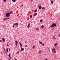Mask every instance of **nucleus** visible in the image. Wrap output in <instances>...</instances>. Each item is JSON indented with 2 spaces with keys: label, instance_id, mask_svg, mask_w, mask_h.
<instances>
[{
  "label": "nucleus",
  "instance_id": "1",
  "mask_svg": "<svg viewBox=\"0 0 60 60\" xmlns=\"http://www.w3.org/2000/svg\"><path fill=\"white\" fill-rule=\"evenodd\" d=\"M6 17L8 18V17H9L10 15V14L9 13H6Z\"/></svg>",
  "mask_w": 60,
  "mask_h": 60
},
{
  "label": "nucleus",
  "instance_id": "2",
  "mask_svg": "<svg viewBox=\"0 0 60 60\" xmlns=\"http://www.w3.org/2000/svg\"><path fill=\"white\" fill-rule=\"evenodd\" d=\"M52 51L54 53H56V51L55 50V49L54 48H53Z\"/></svg>",
  "mask_w": 60,
  "mask_h": 60
},
{
  "label": "nucleus",
  "instance_id": "3",
  "mask_svg": "<svg viewBox=\"0 0 60 60\" xmlns=\"http://www.w3.org/2000/svg\"><path fill=\"white\" fill-rule=\"evenodd\" d=\"M56 24L55 23L52 24V25L51 26V27H53V26H56Z\"/></svg>",
  "mask_w": 60,
  "mask_h": 60
},
{
  "label": "nucleus",
  "instance_id": "4",
  "mask_svg": "<svg viewBox=\"0 0 60 60\" xmlns=\"http://www.w3.org/2000/svg\"><path fill=\"white\" fill-rule=\"evenodd\" d=\"M18 23H16L14 24V25H15V26H16L17 27H18Z\"/></svg>",
  "mask_w": 60,
  "mask_h": 60
},
{
  "label": "nucleus",
  "instance_id": "5",
  "mask_svg": "<svg viewBox=\"0 0 60 60\" xmlns=\"http://www.w3.org/2000/svg\"><path fill=\"white\" fill-rule=\"evenodd\" d=\"M39 43H40V44H41L42 45V46H44V44H42V42L39 41Z\"/></svg>",
  "mask_w": 60,
  "mask_h": 60
},
{
  "label": "nucleus",
  "instance_id": "6",
  "mask_svg": "<svg viewBox=\"0 0 60 60\" xmlns=\"http://www.w3.org/2000/svg\"><path fill=\"white\" fill-rule=\"evenodd\" d=\"M52 39L53 40H55L56 39V37H55V36H53L52 38Z\"/></svg>",
  "mask_w": 60,
  "mask_h": 60
},
{
  "label": "nucleus",
  "instance_id": "7",
  "mask_svg": "<svg viewBox=\"0 0 60 60\" xmlns=\"http://www.w3.org/2000/svg\"><path fill=\"white\" fill-rule=\"evenodd\" d=\"M2 40L3 41H5V40L4 39V38H2Z\"/></svg>",
  "mask_w": 60,
  "mask_h": 60
},
{
  "label": "nucleus",
  "instance_id": "8",
  "mask_svg": "<svg viewBox=\"0 0 60 60\" xmlns=\"http://www.w3.org/2000/svg\"><path fill=\"white\" fill-rule=\"evenodd\" d=\"M19 43L20 44L21 46V47H22V44L20 43V42H19Z\"/></svg>",
  "mask_w": 60,
  "mask_h": 60
},
{
  "label": "nucleus",
  "instance_id": "9",
  "mask_svg": "<svg viewBox=\"0 0 60 60\" xmlns=\"http://www.w3.org/2000/svg\"><path fill=\"white\" fill-rule=\"evenodd\" d=\"M27 28H29V27H30V24H28L27 26Z\"/></svg>",
  "mask_w": 60,
  "mask_h": 60
},
{
  "label": "nucleus",
  "instance_id": "10",
  "mask_svg": "<svg viewBox=\"0 0 60 60\" xmlns=\"http://www.w3.org/2000/svg\"><path fill=\"white\" fill-rule=\"evenodd\" d=\"M38 8L39 9H41V6H39Z\"/></svg>",
  "mask_w": 60,
  "mask_h": 60
},
{
  "label": "nucleus",
  "instance_id": "11",
  "mask_svg": "<svg viewBox=\"0 0 60 60\" xmlns=\"http://www.w3.org/2000/svg\"><path fill=\"white\" fill-rule=\"evenodd\" d=\"M21 49H22V51H24V48H22V47H21Z\"/></svg>",
  "mask_w": 60,
  "mask_h": 60
},
{
  "label": "nucleus",
  "instance_id": "12",
  "mask_svg": "<svg viewBox=\"0 0 60 60\" xmlns=\"http://www.w3.org/2000/svg\"><path fill=\"white\" fill-rule=\"evenodd\" d=\"M12 0L13 2H16V0Z\"/></svg>",
  "mask_w": 60,
  "mask_h": 60
},
{
  "label": "nucleus",
  "instance_id": "13",
  "mask_svg": "<svg viewBox=\"0 0 60 60\" xmlns=\"http://www.w3.org/2000/svg\"><path fill=\"white\" fill-rule=\"evenodd\" d=\"M57 45V43H55L54 45V46H56V45Z\"/></svg>",
  "mask_w": 60,
  "mask_h": 60
},
{
  "label": "nucleus",
  "instance_id": "14",
  "mask_svg": "<svg viewBox=\"0 0 60 60\" xmlns=\"http://www.w3.org/2000/svg\"><path fill=\"white\" fill-rule=\"evenodd\" d=\"M41 28H43V27H44V26L43 25H42L41 26Z\"/></svg>",
  "mask_w": 60,
  "mask_h": 60
},
{
  "label": "nucleus",
  "instance_id": "15",
  "mask_svg": "<svg viewBox=\"0 0 60 60\" xmlns=\"http://www.w3.org/2000/svg\"><path fill=\"white\" fill-rule=\"evenodd\" d=\"M15 44H18V41H15Z\"/></svg>",
  "mask_w": 60,
  "mask_h": 60
},
{
  "label": "nucleus",
  "instance_id": "16",
  "mask_svg": "<svg viewBox=\"0 0 60 60\" xmlns=\"http://www.w3.org/2000/svg\"><path fill=\"white\" fill-rule=\"evenodd\" d=\"M6 51L7 52H8V48H7Z\"/></svg>",
  "mask_w": 60,
  "mask_h": 60
},
{
  "label": "nucleus",
  "instance_id": "17",
  "mask_svg": "<svg viewBox=\"0 0 60 60\" xmlns=\"http://www.w3.org/2000/svg\"><path fill=\"white\" fill-rule=\"evenodd\" d=\"M12 12H12V11H11L9 13L10 14H11V13H12Z\"/></svg>",
  "mask_w": 60,
  "mask_h": 60
},
{
  "label": "nucleus",
  "instance_id": "18",
  "mask_svg": "<svg viewBox=\"0 0 60 60\" xmlns=\"http://www.w3.org/2000/svg\"><path fill=\"white\" fill-rule=\"evenodd\" d=\"M42 9L43 10H44V9H45V8L44 7H43L42 8Z\"/></svg>",
  "mask_w": 60,
  "mask_h": 60
},
{
  "label": "nucleus",
  "instance_id": "19",
  "mask_svg": "<svg viewBox=\"0 0 60 60\" xmlns=\"http://www.w3.org/2000/svg\"><path fill=\"white\" fill-rule=\"evenodd\" d=\"M30 18H32V15H31L30 16Z\"/></svg>",
  "mask_w": 60,
  "mask_h": 60
},
{
  "label": "nucleus",
  "instance_id": "20",
  "mask_svg": "<svg viewBox=\"0 0 60 60\" xmlns=\"http://www.w3.org/2000/svg\"><path fill=\"white\" fill-rule=\"evenodd\" d=\"M7 20V19H10V18H6Z\"/></svg>",
  "mask_w": 60,
  "mask_h": 60
},
{
  "label": "nucleus",
  "instance_id": "21",
  "mask_svg": "<svg viewBox=\"0 0 60 60\" xmlns=\"http://www.w3.org/2000/svg\"><path fill=\"white\" fill-rule=\"evenodd\" d=\"M36 14H37V13H35L34 14V16H35V15H36Z\"/></svg>",
  "mask_w": 60,
  "mask_h": 60
},
{
  "label": "nucleus",
  "instance_id": "22",
  "mask_svg": "<svg viewBox=\"0 0 60 60\" xmlns=\"http://www.w3.org/2000/svg\"><path fill=\"white\" fill-rule=\"evenodd\" d=\"M5 20H7L6 18H4V19H3V20H4V21Z\"/></svg>",
  "mask_w": 60,
  "mask_h": 60
},
{
  "label": "nucleus",
  "instance_id": "23",
  "mask_svg": "<svg viewBox=\"0 0 60 60\" xmlns=\"http://www.w3.org/2000/svg\"><path fill=\"white\" fill-rule=\"evenodd\" d=\"M34 48H35V46H33V49Z\"/></svg>",
  "mask_w": 60,
  "mask_h": 60
},
{
  "label": "nucleus",
  "instance_id": "24",
  "mask_svg": "<svg viewBox=\"0 0 60 60\" xmlns=\"http://www.w3.org/2000/svg\"><path fill=\"white\" fill-rule=\"evenodd\" d=\"M43 21L41 19V20H40V22H42Z\"/></svg>",
  "mask_w": 60,
  "mask_h": 60
},
{
  "label": "nucleus",
  "instance_id": "25",
  "mask_svg": "<svg viewBox=\"0 0 60 60\" xmlns=\"http://www.w3.org/2000/svg\"><path fill=\"white\" fill-rule=\"evenodd\" d=\"M37 11V10H35L34 11V12H36V11Z\"/></svg>",
  "mask_w": 60,
  "mask_h": 60
},
{
  "label": "nucleus",
  "instance_id": "26",
  "mask_svg": "<svg viewBox=\"0 0 60 60\" xmlns=\"http://www.w3.org/2000/svg\"><path fill=\"white\" fill-rule=\"evenodd\" d=\"M3 27H5V26H4V25L3 26H2Z\"/></svg>",
  "mask_w": 60,
  "mask_h": 60
},
{
  "label": "nucleus",
  "instance_id": "27",
  "mask_svg": "<svg viewBox=\"0 0 60 60\" xmlns=\"http://www.w3.org/2000/svg\"><path fill=\"white\" fill-rule=\"evenodd\" d=\"M11 55H10V54H8V56H9V57H10V56Z\"/></svg>",
  "mask_w": 60,
  "mask_h": 60
},
{
  "label": "nucleus",
  "instance_id": "28",
  "mask_svg": "<svg viewBox=\"0 0 60 60\" xmlns=\"http://www.w3.org/2000/svg\"><path fill=\"white\" fill-rule=\"evenodd\" d=\"M6 0H4V2H6Z\"/></svg>",
  "mask_w": 60,
  "mask_h": 60
},
{
  "label": "nucleus",
  "instance_id": "29",
  "mask_svg": "<svg viewBox=\"0 0 60 60\" xmlns=\"http://www.w3.org/2000/svg\"><path fill=\"white\" fill-rule=\"evenodd\" d=\"M36 30H39V28H37Z\"/></svg>",
  "mask_w": 60,
  "mask_h": 60
},
{
  "label": "nucleus",
  "instance_id": "30",
  "mask_svg": "<svg viewBox=\"0 0 60 60\" xmlns=\"http://www.w3.org/2000/svg\"><path fill=\"white\" fill-rule=\"evenodd\" d=\"M41 50H40L39 51V53H41Z\"/></svg>",
  "mask_w": 60,
  "mask_h": 60
},
{
  "label": "nucleus",
  "instance_id": "31",
  "mask_svg": "<svg viewBox=\"0 0 60 60\" xmlns=\"http://www.w3.org/2000/svg\"><path fill=\"white\" fill-rule=\"evenodd\" d=\"M51 4H52L53 3V1H51Z\"/></svg>",
  "mask_w": 60,
  "mask_h": 60
},
{
  "label": "nucleus",
  "instance_id": "32",
  "mask_svg": "<svg viewBox=\"0 0 60 60\" xmlns=\"http://www.w3.org/2000/svg\"><path fill=\"white\" fill-rule=\"evenodd\" d=\"M19 51H18V52H17V54H19Z\"/></svg>",
  "mask_w": 60,
  "mask_h": 60
},
{
  "label": "nucleus",
  "instance_id": "33",
  "mask_svg": "<svg viewBox=\"0 0 60 60\" xmlns=\"http://www.w3.org/2000/svg\"><path fill=\"white\" fill-rule=\"evenodd\" d=\"M7 45L8 46H9V45H8V44H7Z\"/></svg>",
  "mask_w": 60,
  "mask_h": 60
},
{
  "label": "nucleus",
  "instance_id": "34",
  "mask_svg": "<svg viewBox=\"0 0 60 60\" xmlns=\"http://www.w3.org/2000/svg\"><path fill=\"white\" fill-rule=\"evenodd\" d=\"M15 25H14V24L13 25V27H14V26Z\"/></svg>",
  "mask_w": 60,
  "mask_h": 60
},
{
  "label": "nucleus",
  "instance_id": "35",
  "mask_svg": "<svg viewBox=\"0 0 60 60\" xmlns=\"http://www.w3.org/2000/svg\"><path fill=\"white\" fill-rule=\"evenodd\" d=\"M58 36H59V37H60V34H59Z\"/></svg>",
  "mask_w": 60,
  "mask_h": 60
},
{
  "label": "nucleus",
  "instance_id": "36",
  "mask_svg": "<svg viewBox=\"0 0 60 60\" xmlns=\"http://www.w3.org/2000/svg\"><path fill=\"white\" fill-rule=\"evenodd\" d=\"M27 47V45H26L25 46V47Z\"/></svg>",
  "mask_w": 60,
  "mask_h": 60
},
{
  "label": "nucleus",
  "instance_id": "37",
  "mask_svg": "<svg viewBox=\"0 0 60 60\" xmlns=\"http://www.w3.org/2000/svg\"><path fill=\"white\" fill-rule=\"evenodd\" d=\"M16 45V46H17V45L18 44H15Z\"/></svg>",
  "mask_w": 60,
  "mask_h": 60
},
{
  "label": "nucleus",
  "instance_id": "38",
  "mask_svg": "<svg viewBox=\"0 0 60 60\" xmlns=\"http://www.w3.org/2000/svg\"><path fill=\"white\" fill-rule=\"evenodd\" d=\"M49 28H50V27H51V26H50L49 27Z\"/></svg>",
  "mask_w": 60,
  "mask_h": 60
},
{
  "label": "nucleus",
  "instance_id": "39",
  "mask_svg": "<svg viewBox=\"0 0 60 60\" xmlns=\"http://www.w3.org/2000/svg\"><path fill=\"white\" fill-rule=\"evenodd\" d=\"M15 60H17V59H16V58H15Z\"/></svg>",
  "mask_w": 60,
  "mask_h": 60
},
{
  "label": "nucleus",
  "instance_id": "40",
  "mask_svg": "<svg viewBox=\"0 0 60 60\" xmlns=\"http://www.w3.org/2000/svg\"><path fill=\"white\" fill-rule=\"evenodd\" d=\"M9 51H10V50H11V49H9Z\"/></svg>",
  "mask_w": 60,
  "mask_h": 60
},
{
  "label": "nucleus",
  "instance_id": "41",
  "mask_svg": "<svg viewBox=\"0 0 60 60\" xmlns=\"http://www.w3.org/2000/svg\"><path fill=\"white\" fill-rule=\"evenodd\" d=\"M4 51H5V49H4Z\"/></svg>",
  "mask_w": 60,
  "mask_h": 60
},
{
  "label": "nucleus",
  "instance_id": "42",
  "mask_svg": "<svg viewBox=\"0 0 60 60\" xmlns=\"http://www.w3.org/2000/svg\"><path fill=\"white\" fill-rule=\"evenodd\" d=\"M26 41H25V43H26Z\"/></svg>",
  "mask_w": 60,
  "mask_h": 60
},
{
  "label": "nucleus",
  "instance_id": "43",
  "mask_svg": "<svg viewBox=\"0 0 60 60\" xmlns=\"http://www.w3.org/2000/svg\"><path fill=\"white\" fill-rule=\"evenodd\" d=\"M22 51V49H21V51H20L21 52V51Z\"/></svg>",
  "mask_w": 60,
  "mask_h": 60
},
{
  "label": "nucleus",
  "instance_id": "44",
  "mask_svg": "<svg viewBox=\"0 0 60 60\" xmlns=\"http://www.w3.org/2000/svg\"><path fill=\"white\" fill-rule=\"evenodd\" d=\"M21 15H22V13H21Z\"/></svg>",
  "mask_w": 60,
  "mask_h": 60
},
{
  "label": "nucleus",
  "instance_id": "45",
  "mask_svg": "<svg viewBox=\"0 0 60 60\" xmlns=\"http://www.w3.org/2000/svg\"><path fill=\"white\" fill-rule=\"evenodd\" d=\"M8 60H10V58H9V59H8Z\"/></svg>",
  "mask_w": 60,
  "mask_h": 60
},
{
  "label": "nucleus",
  "instance_id": "46",
  "mask_svg": "<svg viewBox=\"0 0 60 60\" xmlns=\"http://www.w3.org/2000/svg\"><path fill=\"white\" fill-rule=\"evenodd\" d=\"M45 59V60H46V59H43V60H44Z\"/></svg>",
  "mask_w": 60,
  "mask_h": 60
},
{
  "label": "nucleus",
  "instance_id": "47",
  "mask_svg": "<svg viewBox=\"0 0 60 60\" xmlns=\"http://www.w3.org/2000/svg\"><path fill=\"white\" fill-rule=\"evenodd\" d=\"M1 53V54H3V52H2Z\"/></svg>",
  "mask_w": 60,
  "mask_h": 60
},
{
  "label": "nucleus",
  "instance_id": "48",
  "mask_svg": "<svg viewBox=\"0 0 60 60\" xmlns=\"http://www.w3.org/2000/svg\"><path fill=\"white\" fill-rule=\"evenodd\" d=\"M1 40H0V42H1Z\"/></svg>",
  "mask_w": 60,
  "mask_h": 60
},
{
  "label": "nucleus",
  "instance_id": "49",
  "mask_svg": "<svg viewBox=\"0 0 60 60\" xmlns=\"http://www.w3.org/2000/svg\"><path fill=\"white\" fill-rule=\"evenodd\" d=\"M46 59V60H48V59Z\"/></svg>",
  "mask_w": 60,
  "mask_h": 60
},
{
  "label": "nucleus",
  "instance_id": "50",
  "mask_svg": "<svg viewBox=\"0 0 60 60\" xmlns=\"http://www.w3.org/2000/svg\"><path fill=\"white\" fill-rule=\"evenodd\" d=\"M10 59H11V57H10Z\"/></svg>",
  "mask_w": 60,
  "mask_h": 60
},
{
  "label": "nucleus",
  "instance_id": "51",
  "mask_svg": "<svg viewBox=\"0 0 60 60\" xmlns=\"http://www.w3.org/2000/svg\"><path fill=\"white\" fill-rule=\"evenodd\" d=\"M4 29H6V28H5Z\"/></svg>",
  "mask_w": 60,
  "mask_h": 60
},
{
  "label": "nucleus",
  "instance_id": "52",
  "mask_svg": "<svg viewBox=\"0 0 60 60\" xmlns=\"http://www.w3.org/2000/svg\"><path fill=\"white\" fill-rule=\"evenodd\" d=\"M48 49L49 50V48Z\"/></svg>",
  "mask_w": 60,
  "mask_h": 60
},
{
  "label": "nucleus",
  "instance_id": "53",
  "mask_svg": "<svg viewBox=\"0 0 60 60\" xmlns=\"http://www.w3.org/2000/svg\"><path fill=\"white\" fill-rule=\"evenodd\" d=\"M49 51H50V50H49Z\"/></svg>",
  "mask_w": 60,
  "mask_h": 60
},
{
  "label": "nucleus",
  "instance_id": "54",
  "mask_svg": "<svg viewBox=\"0 0 60 60\" xmlns=\"http://www.w3.org/2000/svg\"><path fill=\"white\" fill-rule=\"evenodd\" d=\"M33 0H31V1H33Z\"/></svg>",
  "mask_w": 60,
  "mask_h": 60
},
{
  "label": "nucleus",
  "instance_id": "55",
  "mask_svg": "<svg viewBox=\"0 0 60 60\" xmlns=\"http://www.w3.org/2000/svg\"><path fill=\"white\" fill-rule=\"evenodd\" d=\"M0 60H1V59H0Z\"/></svg>",
  "mask_w": 60,
  "mask_h": 60
},
{
  "label": "nucleus",
  "instance_id": "56",
  "mask_svg": "<svg viewBox=\"0 0 60 60\" xmlns=\"http://www.w3.org/2000/svg\"><path fill=\"white\" fill-rule=\"evenodd\" d=\"M59 59H60V57L59 58Z\"/></svg>",
  "mask_w": 60,
  "mask_h": 60
}]
</instances>
